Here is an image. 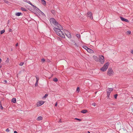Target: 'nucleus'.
<instances>
[{
	"label": "nucleus",
	"mask_w": 133,
	"mask_h": 133,
	"mask_svg": "<svg viewBox=\"0 0 133 133\" xmlns=\"http://www.w3.org/2000/svg\"><path fill=\"white\" fill-rule=\"evenodd\" d=\"M88 52L90 53H92L93 52V51L91 49L88 48V49L87 50Z\"/></svg>",
	"instance_id": "13"
},
{
	"label": "nucleus",
	"mask_w": 133,
	"mask_h": 133,
	"mask_svg": "<svg viewBox=\"0 0 133 133\" xmlns=\"http://www.w3.org/2000/svg\"><path fill=\"white\" fill-rule=\"evenodd\" d=\"M107 73L108 74H109L110 76L113 74L114 72L112 70L111 68H109Z\"/></svg>",
	"instance_id": "6"
},
{
	"label": "nucleus",
	"mask_w": 133,
	"mask_h": 133,
	"mask_svg": "<svg viewBox=\"0 0 133 133\" xmlns=\"http://www.w3.org/2000/svg\"><path fill=\"white\" fill-rule=\"evenodd\" d=\"M131 53L132 54H133V50L131 51Z\"/></svg>",
	"instance_id": "48"
},
{
	"label": "nucleus",
	"mask_w": 133,
	"mask_h": 133,
	"mask_svg": "<svg viewBox=\"0 0 133 133\" xmlns=\"http://www.w3.org/2000/svg\"><path fill=\"white\" fill-rule=\"evenodd\" d=\"M5 31L4 30H1L0 31V34H3V33H4V32Z\"/></svg>",
	"instance_id": "27"
},
{
	"label": "nucleus",
	"mask_w": 133,
	"mask_h": 133,
	"mask_svg": "<svg viewBox=\"0 0 133 133\" xmlns=\"http://www.w3.org/2000/svg\"><path fill=\"white\" fill-rule=\"evenodd\" d=\"M58 122H62L61 120V119H60L59 120V121Z\"/></svg>",
	"instance_id": "42"
},
{
	"label": "nucleus",
	"mask_w": 133,
	"mask_h": 133,
	"mask_svg": "<svg viewBox=\"0 0 133 133\" xmlns=\"http://www.w3.org/2000/svg\"><path fill=\"white\" fill-rule=\"evenodd\" d=\"M50 23H52L55 25H56L58 24V23L56 21V20L53 18H50Z\"/></svg>",
	"instance_id": "4"
},
{
	"label": "nucleus",
	"mask_w": 133,
	"mask_h": 133,
	"mask_svg": "<svg viewBox=\"0 0 133 133\" xmlns=\"http://www.w3.org/2000/svg\"><path fill=\"white\" fill-rule=\"evenodd\" d=\"M53 81L54 82H56L57 81L58 79L57 78H55L53 79Z\"/></svg>",
	"instance_id": "26"
},
{
	"label": "nucleus",
	"mask_w": 133,
	"mask_h": 133,
	"mask_svg": "<svg viewBox=\"0 0 133 133\" xmlns=\"http://www.w3.org/2000/svg\"><path fill=\"white\" fill-rule=\"evenodd\" d=\"M48 95L47 94H45V95L43 97V98H46L47 96H48Z\"/></svg>",
	"instance_id": "34"
},
{
	"label": "nucleus",
	"mask_w": 133,
	"mask_h": 133,
	"mask_svg": "<svg viewBox=\"0 0 133 133\" xmlns=\"http://www.w3.org/2000/svg\"><path fill=\"white\" fill-rule=\"evenodd\" d=\"M109 64V62H107L100 69L103 71H105L108 68V66Z\"/></svg>",
	"instance_id": "2"
},
{
	"label": "nucleus",
	"mask_w": 133,
	"mask_h": 133,
	"mask_svg": "<svg viewBox=\"0 0 133 133\" xmlns=\"http://www.w3.org/2000/svg\"><path fill=\"white\" fill-rule=\"evenodd\" d=\"M88 112V111L87 110H82L81 111V112L83 113H85Z\"/></svg>",
	"instance_id": "19"
},
{
	"label": "nucleus",
	"mask_w": 133,
	"mask_h": 133,
	"mask_svg": "<svg viewBox=\"0 0 133 133\" xmlns=\"http://www.w3.org/2000/svg\"><path fill=\"white\" fill-rule=\"evenodd\" d=\"M11 102L13 103H15L16 102V99L15 98H13L11 100Z\"/></svg>",
	"instance_id": "17"
},
{
	"label": "nucleus",
	"mask_w": 133,
	"mask_h": 133,
	"mask_svg": "<svg viewBox=\"0 0 133 133\" xmlns=\"http://www.w3.org/2000/svg\"><path fill=\"white\" fill-rule=\"evenodd\" d=\"M38 81H36V83L35 84V86H37L38 85Z\"/></svg>",
	"instance_id": "32"
},
{
	"label": "nucleus",
	"mask_w": 133,
	"mask_h": 133,
	"mask_svg": "<svg viewBox=\"0 0 133 133\" xmlns=\"http://www.w3.org/2000/svg\"><path fill=\"white\" fill-rule=\"evenodd\" d=\"M77 91H78V92H79V87H77V89H76Z\"/></svg>",
	"instance_id": "36"
},
{
	"label": "nucleus",
	"mask_w": 133,
	"mask_h": 133,
	"mask_svg": "<svg viewBox=\"0 0 133 133\" xmlns=\"http://www.w3.org/2000/svg\"><path fill=\"white\" fill-rule=\"evenodd\" d=\"M24 64V62H21L19 64V65L20 66H22Z\"/></svg>",
	"instance_id": "29"
},
{
	"label": "nucleus",
	"mask_w": 133,
	"mask_h": 133,
	"mask_svg": "<svg viewBox=\"0 0 133 133\" xmlns=\"http://www.w3.org/2000/svg\"><path fill=\"white\" fill-rule=\"evenodd\" d=\"M56 26H57V29H63V27L61 25H60L58 23V25H56Z\"/></svg>",
	"instance_id": "11"
},
{
	"label": "nucleus",
	"mask_w": 133,
	"mask_h": 133,
	"mask_svg": "<svg viewBox=\"0 0 133 133\" xmlns=\"http://www.w3.org/2000/svg\"><path fill=\"white\" fill-rule=\"evenodd\" d=\"M113 90V88H109L107 90V98H110L109 97L110 93Z\"/></svg>",
	"instance_id": "3"
},
{
	"label": "nucleus",
	"mask_w": 133,
	"mask_h": 133,
	"mask_svg": "<svg viewBox=\"0 0 133 133\" xmlns=\"http://www.w3.org/2000/svg\"><path fill=\"white\" fill-rule=\"evenodd\" d=\"M57 102H56L55 104V107H56L57 106Z\"/></svg>",
	"instance_id": "44"
},
{
	"label": "nucleus",
	"mask_w": 133,
	"mask_h": 133,
	"mask_svg": "<svg viewBox=\"0 0 133 133\" xmlns=\"http://www.w3.org/2000/svg\"><path fill=\"white\" fill-rule=\"evenodd\" d=\"M32 6L37 11H38V10H39V9L36 6H34L32 4Z\"/></svg>",
	"instance_id": "18"
},
{
	"label": "nucleus",
	"mask_w": 133,
	"mask_h": 133,
	"mask_svg": "<svg viewBox=\"0 0 133 133\" xmlns=\"http://www.w3.org/2000/svg\"><path fill=\"white\" fill-rule=\"evenodd\" d=\"M75 45H77V44H76V43H75Z\"/></svg>",
	"instance_id": "53"
},
{
	"label": "nucleus",
	"mask_w": 133,
	"mask_h": 133,
	"mask_svg": "<svg viewBox=\"0 0 133 133\" xmlns=\"http://www.w3.org/2000/svg\"><path fill=\"white\" fill-rule=\"evenodd\" d=\"M0 108L1 110H3V107L2 106L1 104V101L0 102Z\"/></svg>",
	"instance_id": "28"
},
{
	"label": "nucleus",
	"mask_w": 133,
	"mask_h": 133,
	"mask_svg": "<svg viewBox=\"0 0 133 133\" xmlns=\"http://www.w3.org/2000/svg\"><path fill=\"white\" fill-rule=\"evenodd\" d=\"M21 9L22 10L24 11H27L26 9L23 7H21Z\"/></svg>",
	"instance_id": "20"
},
{
	"label": "nucleus",
	"mask_w": 133,
	"mask_h": 133,
	"mask_svg": "<svg viewBox=\"0 0 133 133\" xmlns=\"http://www.w3.org/2000/svg\"><path fill=\"white\" fill-rule=\"evenodd\" d=\"M120 18L121 20L123 21H124L125 22L128 23L129 22V21L127 19L125 18L122 17H120Z\"/></svg>",
	"instance_id": "10"
},
{
	"label": "nucleus",
	"mask_w": 133,
	"mask_h": 133,
	"mask_svg": "<svg viewBox=\"0 0 133 133\" xmlns=\"http://www.w3.org/2000/svg\"><path fill=\"white\" fill-rule=\"evenodd\" d=\"M99 60L98 61L100 62L101 63L103 64L104 62V57L102 55L99 56Z\"/></svg>",
	"instance_id": "5"
},
{
	"label": "nucleus",
	"mask_w": 133,
	"mask_h": 133,
	"mask_svg": "<svg viewBox=\"0 0 133 133\" xmlns=\"http://www.w3.org/2000/svg\"><path fill=\"white\" fill-rule=\"evenodd\" d=\"M36 81H38L39 80V78L38 77H37L36 76Z\"/></svg>",
	"instance_id": "30"
},
{
	"label": "nucleus",
	"mask_w": 133,
	"mask_h": 133,
	"mask_svg": "<svg viewBox=\"0 0 133 133\" xmlns=\"http://www.w3.org/2000/svg\"><path fill=\"white\" fill-rule=\"evenodd\" d=\"M49 61H50V60H48V62H49Z\"/></svg>",
	"instance_id": "52"
},
{
	"label": "nucleus",
	"mask_w": 133,
	"mask_h": 133,
	"mask_svg": "<svg viewBox=\"0 0 133 133\" xmlns=\"http://www.w3.org/2000/svg\"><path fill=\"white\" fill-rule=\"evenodd\" d=\"M61 30L60 29H58L57 28H54V30L58 36L62 38H65V35L63 32L61 31Z\"/></svg>",
	"instance_id": "1"
},
{
	"label": "nucleus",
	"mask_w": 133,
	"mask_h": 133,
	"mask_svg": "<svg viewBox=\"0 0 133 133\" xmlns=\"http://www.w3.org/2000/svg\"><path fill=\"white\" fill-rule=\"evenodd\" d=\"M65 34L66 36L69 38H70L71 37V36L70 33L68 31H66Z\"/></svg>",
	"instance_id": "7"
},
{
	"label": "nucleus",
	"mask_w": 133,
	"mask_h": 133,
	"mask_svg": "<svg viewBox=\"0 0 133 133\" xmlns=\"http://www.w3.org/2000/svg\"><path fill=\"white\" fill-rule=\"evenodd\" d=\"M12 31V29H9V31L11 32Z\"/></svg>",
	"instance_id": "43"
},
{
	"label": "nucleus",
	"mask_w": 133,
	"mask_h": 133,
	"mask_svg": "<svg viewBox=\"0 0 133 133\" xmlns=\"http://www.w3.org/2000/svg\"><path fill=\"white\" fill-rule=\"evenodd\" d=\"M51 12L53 15H55V11L54 10H51Z\"/></svg>",
	"instance_id": "21"
},
{
	"label": "nucleus",
	"mask_w": 133,
	"mask_h": 133,
	"mask_svg": "<svg viewBox=\"0 0 133 133\" xmlns=\"http://www.w3.org/2000/svg\"><path fill=\"white\" fill-rule=\"evenodd\" d=\"M4 82H5V83H7V81L6 80H4Z\"/></svg>",
	"instance_id": "39"
},
{
	"label": "nucleus",
	"mask_w": 133,
	"mask_h": 133,
	"mask_svg": "<svg viewBox=\"0 0 133 133\" xmlns=\"http://www.w3.org/2000/svg\"><path fill=\"white\" fill-rule=\"evenodd\" d=\"M5 131L6 132H8L9 131V130L8 129V128Z\"/></svg>",
	"instance_id": "37"
},
{
	"label": "nucleus",
	"mask_w": 133,
	"mask_h": 133,
	"mask_svg": "<svg viewBox=\"0 0 133 133\" xmlns=\"http://www.w3.org/2000/svg\"><path fill=\"white\" fill-rule=\"evenodd\" d=\"M117 96H118V95L117 94H116L114 95V97L115 98V99H116L117 98Z\"/></svg>",
	"instance_id": "31"
},
{
	"label": "nucleus",
	"mask_w": 133,
	"mask_h": 133,
	"mask_svg": "<svg viewBox=\"0 0 133 133\" xmlns=\"http://www.w3.org/2000/svg\"><path fill=\"white\" fill-rule=\"evenodd\" d=\"M18 43H17L16 44V46H18Z\"/></svg>",
	"instance_id": "45"
},
{
	"label": "nucleus",
	"mask_w": 133,
	"mask_h": 133,
	"mask_svg": "<svg viewBox=\"0 0 133 133\" xmlns=\"http://www.w3.org/2000/svg\"><path fill=\"white\" fill-rule=\"evenodd\" d=\"M2 67V66L1 65H0V68H1Z\"/></svg>",
	"instance_id": "50"
},
{
	"label": "nucleus",
	"mask_w": 133,
	"mask_h": 133,
	"mask_svg": "<svg viewBox=\"0 0 133 133\" xmlns=\"http://www.w3.org/2000/svg\"><path fill=\"white\" fill-rule=\"evenodd\" d=\"M83 48H84L86 50H87L88 49V48L87 46H86L83 45Z\"/></svg>",
	"instance_id": "22"
},
{
	"label": "nucleus",
	"mask_w": 133,
	"mask_h": 133,
	"mask_svg": "<svg viewBox=\"0 0 133 133\" xmlns=\"http://www.w3.org/2000/svg\"><path fill=\"white\" fill-rule=\"evenodd\" d=\"M27 3H29V4H30L31 6L32 5V4L31 3V2L30 1H28Z\"/></svg>",
	"instance_id": "33"
},
{
	"label": "nucleus",
	"mask_w": 133,
	"mask_h": 133,
	"mask_svg": "<svg viewBox=\"0 0 133 133\" xmlns=\"http://www.w3.org/2000/svg\"><path fill=\"white\" fill-rule=\"evenodd\" d=\"M1 54V52H0V54Z\"/></svg>",
	"instance_id": "54"
},
{
	"label": "nucleus",
	"mask_w": 133,
	"mask_h": 133,
	"mask_svg": "<svg viewBox=\"0 0 133 133\" xmlns=\"http://www.w3.org/2000/svg\"><path fill=\"white\" fill-rule=\"evenodd\" d=\"M38 12H39L41 14H42V15H45L44 14L43 12H42L39 9V10H38Z\"/></svg>",
	"instance_id": "23"
},
{
	"label": "nucleus",
	"mask_w": 133,
	"mask_h": 133,
	"mask_svg": "<svg viewBox=\"0 0 133 133\" xmlns=\"http://www.w3.org/2000/svg\"><path fill=\"white\" fill-rule=\"evenodd\" d=\"M11 51H12L13 50V49H11Z\"/></svg>",
	"instance_id": "49"
},
{
	"label": "nucleus",
	"mask_w": 133,
	"mask_h": 133,
	"mask_svg": "<svg viewBox=\"0 0 133 133\" xmlns=\"http://www.w3.org/2000/svg\"><path fill=\"white\" fill-rule=\"evenodd\" d=\"M93 58H94V59H95V60L96 61H98L99 60V58H98V57L96 56H93Z\"/></svg>",
	"instance_id": "12"
},
{
	"label": "nucleus",
	"mask_w": 133,
	"mask_h": 133,
	"mask_svg": "<svg viewBox=\"0 0 133 133\" xmlns=\"http://www.w3.org/2000/svg\"><path fill=\"white\" fill-rule=\"evenodd\" d=\"M14 133H18L17 131H15L14 132Z\"/></svg>",
	"instance_id": "46"
},
{
	"label": "nucleus",
	"mask_w": 133,
	"mask_h": 133,
	"mask_svg": "<svg viewBox=\"0 0 133 133\" xmlns=\"http://www.w3.org/2000/svg\"><path fill=\"white\" fill-rule=\"evenodd\" d=\"M2 62V59L1 58H0V63H1Z\"/></svg>",
	"instance_id": "47"
},
{
	"label": "nucleus",
	"mask_w": 133,
	"mask_h": 133,
	"mask_svg": "<svg viewBox=\"0 0 133 133\" xmlns=\"http://www.w3.org/2000/svg\"><path fill=\"white\" fill-rule=\"evenodd\" d=\"M22 14L21 12H17L16 13V15L17 16H19L22 15Z\"/></svg>",
	"instance_id": "15"
},
{
	"label": "nucleus",
	"mask_w": 133,
	"mask_h": 133,
	"mask_svg": "<svg viewBox=\"0 0 133 133\" xmlns=\"http://www.w3.org/2000/svg\"><path fill=\"white\" fill-rule=\"evenodd\" d=\"M44 101H39V102L37 103V106L39 107V106H40L41 105H42L43 104H44Z\"/></svg>",
	"instance_id": "9"
},
{
	"label": "nucleus",
	"mask_w": 133,
	"mask_h": 133,
	"mask_svg": "<svg viewBox=\"0 0 133 133\" xmlns=\"http://www.w3.org/2000/svg\"><path fill=\"white\" fill-rule=\"evenodd\" d=\"M88 133H90V132L89 131H88Z\"/></svg>",
	"instance_id": "51"
},
{
	"label": "nucleus",
	"mask_w": 133,
	"mask_h": 133,
	"mask_svg": "<svg viewBox=\"0 0 133 133\" xmlns=\"http://www.w3.org/2000/svg\"><path fill=\"white\" fill-rule=\"evenodd\" d=\"M23 1L25 2H28V1L27 0H23Z\"/></svg>",
	"instance_id": "41"
},
{
	"label": "nucleus",
	"mask_w": 133,
	"mask_h": 133,
	"mask_svg": "<svg viewBox=\"0 0 133 133\" xmlns=\"http://www.w3.org/2000/svg\"><path fill=\"white\" fill-rule=\"evenodd\" d=\"M126 33L128 35H130L131 34V32L130 31H128L126 32Z\"/></svg>",
	"instance_id": "25"
},
{
	"label": "nucleus",
	"mask_w": 133,
	"mask_h": 133,
	"mask_svg": "<svg viewBox=\"0 0 133 133\" xmlns=\"http://www.w3.org/2000/svg\"><path fill=\"white\" fill-rule=\"evenodd\" d=\"M43 119V117L41 116H39L37 118V120L38 121H41Z\"/></svg>",
	"instance_id": "14"
},
{
	"label": "nucleus",
	"mask_w": 133,
	"mask_h": 133,
	"mask_svg": "<svg viewBox=\"0 0 133 133\" xmlns=\"http://www.w3.org/2000/svg\"><path fill=\"white\" fill-rule=\"evenodd\" d=\"M92 104V105L94 106H95L96 105V103H93Z\"/></svg>",
	"instance_id": "40"
},
{
	"label": "nucleus",
	"mask_w": 133,
	"mask_h": 133,
	"mask_svg": "<svg viewBox=\"0 0 133 133\" xmlns=\"http://www.w3.org/2000/svg\"><path fill=\"white\" fill-rule=\"evenodd\" d=\"M76 36L78 38H80L81 36L79 34H77L76 35Z\"/></svg>",
	"instance_id": "24"
},
{
	"label": "nucleus",
	"mask_w": 133,
	"mask_h": 133,
	"mask_svg": "<svg viewBox=\"0 0 133 133\" xmlns=\"http://www.w3.org/2000/svg\"><path fill=\"white\" fill-rule=\"evenodd\" d=\"M75 119H76V120H78L79 121H81V119H78V118H75Z\"/></svg>",
	"instance_id": "35"
},
{
	"label": "nucleus",
	"mask_w": 133,
	"mask_h": 133,
	"mask_svg": "<svg viewBox=\"0 0 133 133\" xmlns=\"http://www.w3.org/2000/svg\"><path fill=\"white\" fill-rule=\"evenodd\" d=\"M87 16L89 17H90V19H93V17L92 16V13L90 12H88L87 14Z\"/></svg>",
	"instance_id": "8"
},
{
	"label": "nucleus",
	"mask_w": 133,
	"mask_h": 133,
	"mask_svg": "<svg viewBox=\"0 0 133 133\" xmlns=\"http://www.w3.org/2000/svg\"><path fill=\"white\" fill-rule=\"evenodd\" d=\"M42 3L44 5H46V1L44 0H41V1Z\"/></svg>",
	"instance_id": "16"
},
{
	"label": "nucleus",
	"mask_w": 133,
	"mask_h": 133,
	"mask_svg": "<svg viewBox=\"0 0 133 133\" xmlns=\"http://www.w3.org/2000/svg\"><path fill=\"white\" fill-rule=\"evenodd\" d=\"M41 60L42 62H44L45 61V59L44 58H43Z\"/></svg>",
	"instance_id": "38"
}]
</instances>
